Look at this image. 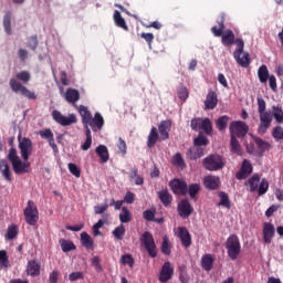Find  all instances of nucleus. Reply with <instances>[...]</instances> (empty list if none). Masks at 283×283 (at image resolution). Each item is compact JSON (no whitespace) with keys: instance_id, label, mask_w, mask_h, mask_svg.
Segmentation results:
<instances>
[{"instance_id":"f257e3e1","label":"nucleus","mask_w":283,"mask_h":283,"mask_svg":"<svg viewBox=\"0 0 283 283\" xmlns=\"http://www.w3.org/2000/svg\"><path fill=\"white\" fill-rule=\"evenodd\" d=\"M78 111V114L82 116V124L84 125V129H92V132H101L103 129V125H105V119L101 113H95L94 117L90 109L84 106L80 105L75 107Z\"/></svg>"},{"instance_id":"f03ea898","label":"nucleus","mask_w":283,"mask_h":283,"mask_svg":"<svg viewBox=\"0 0 283 283\" xmlns=\"http://www.w3.org/2000/svg\"><path fill=\"white\" fill-rule=\"evenodd\" d=\"M226 250L230 260H238L242 253V245L240 239L235 234H231L226 241Z\"/></svg>"},{"instance_id":"7ed1b4c3","label":"nucleus","mask_w":283,"mask_h":283,"mask_svg":"<svg viewBox=\"0 0 283 283\" xmlns=\"http://www.w3.org/2000/svg\"><path fill=\"white\" fill-rule=\"evenodd\" d=\"M233 57L241 67H248L251 65V57L249 53H244V40L237 39V49L233 52Z\"/></svg>"},{"instance_id":"20e7f679","label":"nucleus","mask_w":283,"mask_h":283,"mask_svg":"<svg viewBox=\"0 0 283 283\" xmlns=\"http://www.w3.org/2000/svg\"><path fill=\"white\" fill-rule=\"evenodd\" d=\"M203 167L208 171H220L224 167V157L218 154L209 155L203 159Z\"/></svg>"},{"instance_id":"39448f33","label":"nucleus","mask_w":283,"mask_h":283,"mask_svg":"<svg viewBox=\"0 0 283 283\" xmlns=\"http://www.w3.org/2000/svg\"><path fill=\"white\" fill-rule=\"evenodd\" d=\"M9 85L14 94H21V96H24V98H28L29 101H36V93L22 85L17 78H11Z\"/></svg>"},{"instance_id":"423d86ee","label":"nucleus","mask_w":283,"mask_h":283,"mask_svg":"<svg viewBox=\"0 0 283 283\" xmlns=\"http://www.w3.org/2000/svg\"><path fill=\"white\" fill-rule=\"evenodd\" d=\"M24 220L30 227H35L36 222H39V208H36V203L32 200L28 201L24 209Z\"/></svg>"},{"instance_id":"0eeeda50","label":"nucleus","mask_w":283,"mask_h":283,"mask_svg":"<svg viewBox=\"0 0 283 283\" xmlns=\"http://www.w3.org/2000/svg\"><path fill=\"white\" fill-rule=\"evenodd\" d=\"M190 127L193 132H205V134H211L213 132V125L211 124V119L209 118H192L190 122Z\"/></svg>"},{"instance_id":"6e6552de","label":"nucleus","mask_w":283,"mask_h":283,"mask_svg":"<svg viewBox=\"0 0 283 283\" xmlns=\"http://www.w3.org/2000/svg\"><path fill=\"white\" fill-rule=\"evenodd\" d=\"M142 244H144L150 258H158V248L151 232H144L142 235Z\"/></svg>"},{"instance_id":"1a4fd4ad","label":"nucleus","mask_w":283,"mask_h":283,"mask_svg":"<svg viewBox=\"0 0 283 283\" xmlns=\"http://www.w3.org/2000/svg\"><path fill=\"white\" fill-rule=\"evenodd\" d=\"M52 118L62 127H70V125H76L78 123V118H76L75 114H70L67 117L62 115L60 111L52 112Z\"/></svg>"},{"instance_id":"9d476101","label":"nucleus","mask_w":283,"mask_h":283,"mask_svg":"<svg viewBox=\"0 0 283 283\" xmlns=\"http://www.w3.org/2000/svg\"><path fill=\"white\" fill-rule=\"evenodd\" d=\"M230 135L234 138H244L249 134V125L244 122H232L229 126Z\"/></svg>"},{"instance_id":"9b49d317","label":"nucleus","mask_w":283,"mask_h":283,"mask_svg":"<svg viewBox=\"0 0 283 283\" xmlns=\"http://www.w3.org/2000/svg\"><path fill=\"white\" fill-rule=\"evenodd\" d=\"M19 149L22 159L27 163V160H30V156H32V139L31 138H22L19 137Z\"/></svg>"},{"instance_id":"f8f14e48","label":"nucleus","mask_w":283,"mask_h":283,"mask_svg":"<svg viewBox=\"0 0 283 283\" xmlns=\"http://www.w3.org/2000/svg\"><path fill=\"white\" fill-rule=\"evenodd\" d=\"M169 187L175 196H187L188 186L187 181L180 179H172Z\"/></svg>"},{"instance_id":"ddd939ff","label":"nucleus","mask_w":283,"mask_h":283,"mask_svg":"<svg viewBox=\"0 0 283 283\" xmlns=\"http://www.w3.org/2000/svg\"><path fill=\"white\" fill-rule=\"evenodd\" d=\"M177 231V238H179L181 247H184V249H189V247L193 244V241L187 227H178Z\"/></svg>"},{"instance_id":"4468645a","label":"nucleus","mask_w":283,"mask_h":283,"mask_svg":"<svg viewBox=\"0 0 283 283\" xmlns=\"http://www.w3.org/2000/svg\"><path fill=\"white\" fill-rule=\"evenodd\" d=\"M260 116V125L258 127L259 134H266L269 127H271V123H273V115L271 113H259Z\"/></svg>"},{"instance_id":"2eb2a0df","label":"nucleus","mask_w":283,"mask_h":283,"mask_svg":"<svg viewBox=\"0 0 283 283\" xmlns=\"http://www.w3.org/2000/svg\"><path fill=\"white\" fill-rule=\"evenodd\" d=\"M178 216L187 219L193 213V207L189 202V199H182L177 206Z\"/></svg>"},{"instance_id":"dca6fc26","label":"nucleus","mask_w":283,"mask_h":283,"mask_svg":"<svg viewBox=\"0 0 283 283\" xmlns=\"http://www.w3.org/2000/svg\"><path fill=\"white\" fill-rule=\"evenodd\" d=\"M251 174H253V166L251 161L244 159L241 169L235 174V178L238 180H247Z\"/></svg>"},{"instance_id":"f3484780","label":"nucleus","mask_w":283,"mask_h":283,"mask_svg":"<svg viewBox=\"0 0 283 283\" xmlns=\"http://www.w3.org/2000/svg\"><path fill=\"white\" fill-rule=\"evenodd\" d=\"M172 277H174V266L171 265V262L167 261L161 266V271L159 274V282L167 283Z\"/></svg>"},{"instance_id":"a211bd4d","label":"nucleus","mask_w":283,"mask_h":283,"mask_svg":"<svg viewBox=\"0 0 283 283\" xmlns=\"http://www.w3.org/2000/svg\"><path fill=\"white\" fill-rule=\"evenodd\" d=\"M25 271L27 275H30L31 277H38V275H41V263L36 260H29Z\"/></svg>"},{"instance_id":"6ab92c4d","label":"nucleus","mask_w":283,"mask_h":283,"mask_svg":"<svg viewBox=\"0 0 283 283\" xmlns=\"http://www.w3.org/2000/svg\"><path fill=\"white\" fill-rule=\"evenodd\" d=\"M273 238H275V226H273V223H264L263 242L265 244H271V242H273Z\"/></svg>"},{"instance_id":"aec40b11","label":"nucleus","mask_w":283,"mask_h":283,"mask_svg":"<svg viewBox=\"0 0 283 283\" xmlns=\"http://www.w3.org/2000/svg\"><path fill=\"white\" fill-rule=\"evenodd\" d=\"M226 19H227V14L224 12L219 14V17L217 19V23H218L219 28L217 25L211 28V32H212L213 36H222V34H224Z\"/></svg>"},{"instance_id":"412c9836","label":"nucleus","mask_w":283,"mask_h":283,"mask_svg":"<svg viewBox=\"0 0 283 283\" xmlns=\"http://www.w3.org/2000/svg\"><path fill=\"white\" fill-rule=\"evenodd\" d=\"M65 101L73 105V107H78L76 103L81 101V93L76 88H67L65 93Z\"/></svg>"},{"instance_id":"4be33fe9","label":"nucleus","mask_w":283,"mask_h":283,"mask_svg":"<svg viewBox=\"0 0 283 283\" xmlns=\"http://www.w3.org/2000/svg\"><path fill=\"white\" fill-rule=\"evenodd\" d=\"M158 130L160 134L161 140L169 139V133L171 132V119L161 120Z\"/></svg>"},{"instance_id":"5701e85b","label":"nucleus","mask_w":283,"mask_h":283,"mask_svg":"<svg viewBox=\"0 0 283 283\" xmlns=\"http://www.w3.org/2000/svg\"><path fill=\"white\" fill-rule=\"evenodd\" d=\"M203 186L206 189L210 191H216V189H220V177L216 176H207L203 179Z\"/></svg>"},{"instance_id":"b1692460","label":"nucleus","mask_w":283,"mask_h":283,"mask_svg":"<svg viewBox=\"0 0 283 283\" xmlns=\"http://www.w3.org/2000/svg\"><path fill=\"white\" fill-rule=\"evenodd\" d=\"M13 171L18 176H21V174H29L30 172V163L28 161H21V159H18L12 164Z\"/></svg>"},{"instance_id":"393cba45","label":"nucleus","mask_w":283,"mask_h":283,"mask_svg":"<svg viewBox=\"0 0 283 283\" xmlns=\"http://www.w3.org/2000/svg\"><path fill=\"white\" fill-rule=\"evenodd\" d=\"M218 107V94L214 91H210L205 101V109H216Z\"/></svg>"},{"instance_id":"a878e982","label":"nucleus","mask_w":283,"mask_h":283,"mask_svg":"<svg viewBox=\"0 0 283 283\" xmlns=\"http://www.w3.org/2000/svg\"><path fill=\"white\" fill-rule=\"evenodd\" d=\"M205 156V149L202 147L193 146L186 153V158L188 160H198Z\"/></svg>"},{"instance_id":"bb28decb","label":"nucleus","mask_w":283,"mask_h":283,"mask_svg":"<svg viewBox=\"0 0 283 283\" xmlns=\"http://www.w3.org/2000/svg\"><path fill=\"white\" fill-rule=\"evenodd\" d=\"M158 199L160 200L161 205L164 207H169L171 202H174V196H171V192H169L168 189H163L157 192Z\"/></svg>"},{"instance_id":"cd10ccee","label":"nucleus","mask_w":283,"mask_h":283,"mask_svg":"<svg viewBox=\"0 0 283 283\" xmlns=\"http://www.w3.org/2000/svg\"><path fill=\"white\" fill-rule=\"evenodd\" d=\"M160 138V135L158 134V128L151 127L150 133L147 138V147L148 149H154L156 147V144L158 143V139Z\"/></svg>"},{"instance_id":"c85d7f7f","label":"nucleus","mask_w":283,"mask_h":283,"mask_svg":"<svg viewBox=\"0 0 283 283\" xmlns=\"http://www.w3.org/2000/svg\"><path fill=\"white\" fill-rule=\"evenodd\" d=\"M221 43L228 46L238 43V40H235V33H233L232 30H227L226 33H222L221 35Z\"/></svg>"},{"instance_id":"c756f323","label":"nucleus","mask_w":283,"mask_h":283,"mask_svg":"<svg viewBox=\"0 0 283 283\" xmlns=\"http://www.w3.org/2000/svg\"><path fill=\"white\" fill-rule=\"evenodd\" d=\"M254 144L256 145L261 156L262 154L269 151V149H271V144L264 139H262V137H255L252 136Z\"/></svg>"},{"instance_id":"7c9ffc66","label":"nucleus","mask_w":283,"mask_h":283,"mask_svg":"<svg viewBox=\"0 0 283 283\" xmlns=\"http://www.w3.org/2000/svg\"><path fill=\"white\" fill-rule=\"evenodd\" d=\"M0 174H2L3 178L7 182H12V172L10 171V165H8V160H0Z\"/></svg>"},{"instance_id":"2f4dec72","label":"nucleus","mask_w":283,"mask_h":283,"mask_svg":"<svg viewBox=\"0 0 283 283\" xmlns=\"http://www.w3.org/2000/svg\"><path fill=\"white\" fill-rule=\"evenodd\" d=\"M213 262H216V259L212 254H203L201 258V269L203 271H211L213 269Z\"/></svg>"},{"instance_id":"473e14b6","label":"nucleus","mask_w":283,"mask_h":283,"mask_svg":"<svg viewBox=\"0 0 283 283\" xmlns=\"http://www.w3.org/2000/svg\"><path fill=\"white\" fill-rule=\"evenodd\" d=\"M95 154L98 156L102 164H105L107 163V160H109V150L105 145L97 146L95 149Z\"/></svg>"},{"instance_id":"72a5a7b5","label":"nucleus","mask_w":283,"mask_h":283,"mask_svg":"<svg viewBox=\"0 0 283 283\" xmlns=\"http://www.w3.org/2000/svg\"><path fill=\"white\" fill-rule=\"evenodd\" d=\"M113 19L117 28H122V30H125V32H129V27H127V22H125V18H123L120 11L115 10Z\"/></svg>"},{"instance_id":"f704fd0d","label":"nucleus","mask_w":283,"mask_h":283,"mask_svg":"<svg viewBox=\"0 0 283 283\" xmlns=\"http://www.w3.org/2000/svg\"><path fill=\"white\" fill-rule=\"evenodd\" d=\"M81 244L84 249H91V251H94V239H92L87 232L81 233Z\"/></svg>"},{"instance_id":"c9c22d12","label":"nucleus","mask_w":283,"mask_h":283,"mask_svg":"<svg viewBox=\"0 0 283 283\" xmlns=\"http://www.w3.org/2000/svg\"><path fill=\"white\" fill-rule=\"evenodd\" d=\"M59 243L63 253H70V251H76V245L74 244V242L70 240L60 239Z\"/></svg>"},{"instance_id":"e433bc0d","label":"nucleus","mask_w":283,"mask_h":283,"mask_svg":"<svg viewBox=\"0 0 283 283\" xmlns=\"http://www.w3.org/2000/svg\"><path fill=\"white\" fill-rule=\"evenodd\" d=\"M258 76H259L260 83H266L271 77V75H269V67H266V65L264 64L261 65L258 70Z\"/></svg>"},{"instance_id":"4c0bfd02","label":"nucleus","mask_w":283,"mask_h":283,"mask_svg":"<svg viewBox=\"0 0 283 283\" xmlns=\"http://www.w3.org/2000/svg\"><path fill=\"white\" fill-rule=\"evenodd\" d=\"M220 201L218 207H223L224 209H231V199H229V195L224 191L219 192Z\"/></svg>"},{"instance_id":"58836bf2","label":"nucleus","mask_w":283,"mask_h":283,"mask_svg":"<svg viewBox=\"0 0 283 283\" xmlns=\"http://www.w3.org/2000/svg\"><path fill=\"white\" fill-rule=\"evenodd\" d=\"M3 28L7 34H12V13L7 12L3 18Z\"/></svg>"},{"instance_id":"ea45409f","label":"nucleus","mask_w":283,"mask_h":283,"mask_svg":"<svg viewBox=\"0 0 283 283\" xmlns=\"http://www.w3.org/2000/svg\"><path fill=\"white\" fill-rule=\"evenodd\" d=\"M230 149L232 154H242V146H240V142L238 140V137H234L231 135L230 139Z\"/></svg>"},{"instance_id":"a19ab883","label":"nucleus","mask_w":283,"mask_h":283,"mask_svg":"<svg viewBox=\"0 0 283 283\" xmlns=\"http://www.w3.org/2000/svg\"><path fill=\"white\" fill-rule=\"evenodd\" d=\"M229 120L230 118L227 115L219 117L216 120L217 129H219V132H224V129H227V127L229 126Z\"/></svg>"},{"instance_id":"79ce46f5","label":"nucleus","mask_w":283,"mask_h":283,"mask_svg":"<svg viewBox=\"0 0 283 283\" xmlns=\"http://www.w3.org/2000/svg\"><path fill=\"white\" fill-rule=\"evenodd\" d=\"M119 222L123 224H127V222H132V212L127 207L122 208V213H119Z\"/></svg>"},{"instance_id":"37998d69","label":"nucleus","mask_w":283,"mask_h":283,"mask_svg":"<svg viewBox=\"0 0 283 283\" xmlns=\"http://www.w3.org/2000/svg\"><path fill=\"white\" fill-rule=\"evenodd\" d=\"M187 193L189 195L191 200H198V197H196V196H198V193H200V185L191 184L190 186H188Z\"/></svg>"},{"instance_id":"c03bdc74","label":"nucleus","mask_w":283,"mask_h":283,"mask_svg":"<svg viewBox=\"0 0 283 283\" xmlns=\"http://www.w3.org/2000/svg\"><path fill=\"white\" fill-rule=\"evenodd\" d=\"M248 185H250V191L254 193L258 191V187H260V175H253L249 180Z\"/></svg>"},{"instance_id":"a18cd8bd","label":"nucleus","mask_w":283,"mask_h":283,"mask_svg":"<svg viewBox=\"0 0 283 283\" xmlns=\"http://www.w3.org/2000/svg\"><path fill=\"white\" fill-rule=\"evenodd\" d=\"M17 235H19V227L15 224L9 226L6 233V240H14Z\"/></svg>"},{"instance_id":"49530a36","label":"nucleus","mask_w":283,"mask_h":283,"mask_svg":"<svg viewBox=\"0 0 283 283\" xmlns=\"http://www.w3.org/2000/svg\"><path fill=\"white\" fill-rule=\"evenodd\" d=\"M85 136H86V139L81 147L83 151H87V149L92 147V130L90 128H85Z\"/></svg>"},{"instance_id":"de8ad7c7","label":"nucleus","mask_w":283,"mask_h":283,"mask_svg":"<svg viewBox=\"0 0 283 283\" xmlns=\"http://www.w3.org/2000/svg\"><path fill=\"white\" fill-rule=\"evenodd\" d=\"M10 266V260L6 250L0 251V269H8Z\"/></svg>"},{"instance_id":"09e8293b","label":"nucleus","mask_w":283,"mask_h":283,"mask_svg":"<svg viewBox=\"0 0 283 283\" xmlns=\"http://www.w3.org/2000/svg\"><path fill=\"white\" fill-rule=\"evenodd\" d=\"M172 165H175V167H180L181 169H185V167H187V164H185V159L182 158V154L177 153L172 157Z\"/></svg>"},{"instance_id":"8fccbe9b","label":"nucleus","mask_w":283,"mask_h":283,"mask_svg":"<svg viewBox=\"0 0 283 283\" xmlns=\"http://www.w3.org/2000/svg\"><path fill=\"white\" fill-rule=\"evenodd\" d=\"M161 253L164 255H171V243H169V238L167 237L163 238Z\"/></svg>"},{"instance_id":"3c124183","label":"nucleus","mask_w":283,"mask_h":283,"mask_svg":"<svg viewBox=\"0 0 283 283\" xmlns=\"http://www.w3.org/2000/svg\"><path fill=\"white\" fill-rule=\"evenodd\" d=\"M272 116L276 123H283V111L280 106H272Z\"/></svg>"},{"instance_id":"603ef678","label":"nucleus","mask_w":283,"mask_h":283,"mask_svg":"<svg viewBox=\"0 0 283 283\" xmlns=\"http://www.w3.org/2000/svg\"><path fill=\"white\" fill-rule=\"evenodd\" d=\"M119 262L124 266H126V264H127L130 269H134L135 261H134V256H132V254H124V255H122Z\"/></svg>"},{"instance_id":"864d4df0","label":"nucleus","mask_w":283,"mask_h":283,"mask_svg":"<svg viewBox=\"0 0 283 283\" xmlns=\"http://www.w3.org/2000/svg\"><path fill=\"white\" fill-rule=\"evenodd\" d=\"M195 147H207L209 145V139L205 135H199L193 139Z\"/></svg>"},{"instance_id":"5fc2aeb1","label":"nucleus","mask_w":283,"mask_h":283,"mask_svg":"<svg viewBox=\"0 0 283 283\" xmlns=\"http://www.w3.org/2000/svg\"><path fill=\"white\" fill-rule=\"evenodd\" d=\"M15 78L18 81H21L22 83H30V80L32 78V75H30V72L28 71H21L20 73H17Z\"/></svg>"},{"instance_id":"6e6d98bb","label":"nucleus","mask_w":283,"mask_h":283,"mask_svg":"<svg viewBox=\"0 0 283 283\" xmlns=\"http://www.w3.org/2000/svg\"><path fill=\"white\" fill-rule=\"evenodd\" d=\"M143 218L147 222H154L156 220V210L148 209L143 212Z\"/></svg>"},{"instance_id":"4d7b16f0","label":"nucleus","mask_w":283,"mask_h":283,"mask_svg":"<svg viewBox=\"0 0 283 283\" xmlns=\"http://www.w3.org/2000/svg\"><path fill=\"white\" fill-rule=\"evenodd\" d=\"M266 191H269V180L263 178L259 185L258 193L259 196H264Z\"/></svg>"},{"instance_id":"13d9d810","label":"nucleus","mask_w":283,"mask_h":283,"mask_svg":"<svg viewBox=\"0 0 283 283\" xmlns=\"http://www.w3.org/2000/svg\"><path fill=\"white\" fill-rule=\"evenodd\" d=\"M113 235L116 238V240H123V237L125 235V226L120 224L119 227L115 228Z\"/></svg>"},{"instance_id":"bf43d9fd","label":"nucleus","mask_w":283,"mask_h":283,"mask_svg":"<svg viewBox=\"0 0 283 283\" xmlns=\"http://www.w3.org/2000/svg\"><path fill=\"white\" fill-rule=\"evenodd\" d=\"M272 136L275 140H283V128L282 126H276L272 130Z\"/></svg>"},{"instance_id":"052dcab7","label":"nucleus","mask_w":283,"mask_h":283,"mask_svg":"<svg viewBox=\"0 0 283 283\" xmlns=\"http://www.w3.org/2000/svg\"><path fill=\"white\" fill-rule=\"evenodd\" d=\"M179 280L181 283H189V274L187 273V266L182 265L180 268V275H179Z\"/></svg>"},{"instance_id":"680f3d73","label":"nucleus","mask_w":283,"mask_h":283,"mask_svg":"<svg viewBox=\"0 0 283 283\" xmlns=\"http://www.w3.org/2000/svg\"><path fill=\"white\" fill-rule=\"evenodd\" d=\"M69 171L72 176H75V178H81V168L76 166V164H69Z\"/></svg>"},{"instance_id":"e2e57ef3","label":"nucleus","mask_w":283,"mask_h":283,"mask_svg":"<svg viewBox=\"0 0 283 283\" xmlns=\"http://www.w3.org/2000/svg\"><path fill=\"white\" fill-rule=\"evenodd\" d=\"M8 159L10 160L11 165L20 160L19 155L17 154V148H10L8 154Z\"/></svg>"},{"instance_id":"0e129e2a","label":"nucleus","mask_w":283,"mask_h":283,"mask_svg":"<svg viewBox=\"0 0 283 283\" xmlns=\"http://www.w3.org/2000/svg\"><path fill=\"white\" fill-rule=\"evenodd\" d=\"M177 96L180 101H187L189 98V91H187V87L181 86L178 88Z\"/></svg>"},{"instance_id":"69168bd1","label":"nucleus","mask_w":283,"mask_h":283,"mask_svg":"<svg viewBox=\"0 0 283 283\" xmlns=\"http://www.w3.org/2000/svg\"><path fill=\"white\" fill-rule=\"evenodd\" d=\"M256 103H258V112L259 114H263L266 112V102L264 101L263 97H258L256 98Z\"/></svg>"},{"instance_id":"338daca9","label":"nucleus","mask_w":283,"mask_h":283,"mask_svg":"<svg viewBox=\"0 0 283 283\" xmlns=\"http://www.w3.org/2000/svg\"><path fill=\"white\" fill-rule=\"evenodd\" d=\"M39 135L41 136V138H44V140H50V138L54 137V133H52V129L50 128L40 130Z\"/></svg>"},{"instance_id":"774afa93","label":"nucleus","mask_w":283,"mask_h":283,"mask_svg":"<svg viewBox=\"0 0 283 283\" xmlns=\"http://www.w3.org/2000/svg\"><path fill=\"white\" fill-rule=\"evenodd\" d=\"M117 148H118V151H120V154L123 156H125V154H127V143H125V140L122 139V137H119V139H118Z\"/></svg>"}]
</instances>
